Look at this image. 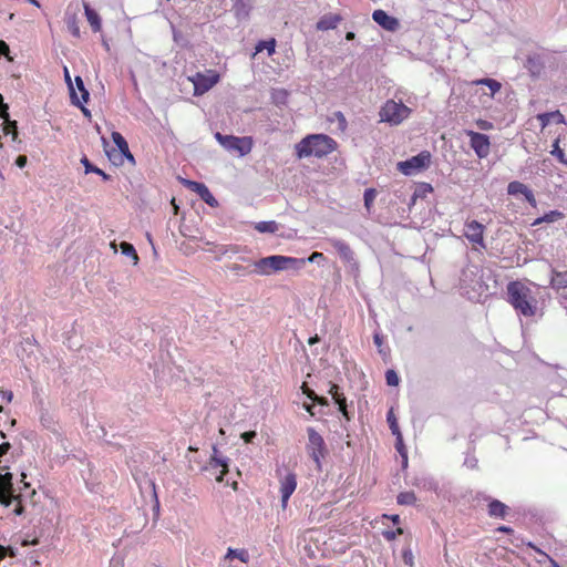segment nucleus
I'll return each instance as SVG.
<instances>
[{
    "instance_id": "45",
    "label": "nucleus",
    "mask_w": 567,
    "mask_h": 567,
    "mask_svg": "<svg viewBox=\"0 0 567 567\" xmlns=\"http://www.w3.org/2000/svg\"><path fill=\"white\" fill-rule=\"evenodd\" d=\"M6 556L14 557L16 553H14V550L11 547H4V546L0 545V561Z\"/></svg>"
},
{
    "instance_id": "33",
    "label": "nucleus",
    "mask_w": 567,
    "mask_h": 567,
    "mask_svg": "<svg viewBox=\"0 0 567 567\" xmlns=\"http://www.w3.org/2000/svg\"><path fill=\"white\" fill-rule=\"evenodd\" d=\"M275 49H276V40L274 38L270 40H267V41H260L256 45V52H261L262 50H267L268 55H272L275 53Z\"/></svg>"
},
{
    "instance_id": "5",
    "label": "nucleus",
    "mask_w": 567,
    "mask_h": 567,
    "mask_svg": "<svg viewBox=\"0 0 567 567\" xmlns=\"http://www.w3.org/2000/svg\"><path fill=\"white\" fill-rule=\"evenodd\" d=\"M215 138L225 150L236 152L240 156L249 154L254 146V141L250 136L237 137L234 135H224L217 132L215 133Z\"/></svg>"
},
{
    "instance_id": "25",
    "label": "nucleus",
    "mask_w": 567,
    "mask_h": 567,
    "mask_svg": "<svg viewBox=\"0 0 567 567\" xmlns=\"http://www.w3.org/2000/svg\"><path fill=\"white\" fill-rule=\"evenodd\" d=\"M473 85H486L491 90V96L493 97L497 92L501 91L502 84L494 79H480L472 82Z\"/></svg>"
},
{
    "instance_id": "31",
    "label": "nucleus",
    "mask_w": 567,
    "mask_h": 567,
    "mask_svg": "<svg viewBox=\"0 0 567 567\" xmlns=\"http://www.w3.org/2000/svg\"><path fill=\"white\" fill-rule=\"evenodd\" d=\"M560 138H556V141L553 144L551 154L557 157V159L567 165V152L565 148H561L560 145Z\"/></svg>"
},
{
    "instance_id": "64",
    "label": "nucleus",
    "mask_w": 567,
    "mask_h": 567,
    "mask_svg": "<svg viewBox=\"0 0 567 567\" xmlns=\"http://www.w3.org/2000/svg\"><path fill=\"white\" fill-rule=\"evenodd\" d=\"M72 33L75 35V37H79L80 35V31H79V28L75 27L72 31Z\"/></svg>"
},
{
    "instance_id": "48",
    "label": "nucleus",
    "mask_w": 567,
    "mask_h": 567,
    "mask_svg": "<svg viewBox=\"0 0 567 567\" xmlns=\"http://www.w3.org/2000/svg\"><path fill=\"white\" fill-rule=\"evenodd\" d=\"M320 259H324V256L322 252H318V251H315L310 255V257L306 260L309 261V262H315V261H318Z\"/></svg>"
},
{
    "instance_id": "37",
    "label": "nucleus",
    "mask_w": 567,
    "mask_h": 567,
    "mask_svg": "<svg viewBox=\"0 0 567 567\" xmlns=\"http://www.w3.org/2000/svg\"><path fill=\"white\" fill-rule=\"evenodd\" d=\"M375 196H377V192L374 188H367L364 190V206L367 207L368 210H370L374 199H375Z\"/></svg>"
},
{
    "instance_id": "30",
    "label": "nucleus",
    "mask_w": 567,
    "mask_h": 567,
    "mask_svg": "<svg viewBox=\"0 0 567 567\" xmlns=\"http://www.w3.org/2000/svg\"><path fill=\"white\" fill-rule=\"evenodd\" d=\"M255 229L259 233H269L274 234L279 229V226L276 221H259L255 224Z\"/></svg>"
},
{
    "instance_id": "51",
    "label": "nucleus",
    "mask_w": 567,
    "mask_h": 567,
    "mask_svg": "<svg viewBox=\"0 0 567 567\" xmlns=\"http://www.w3.org/2000/svg\"><path fill=\"white\" fill-rule=\"evenodd\" d=\"M10 449H11V444L9 442H4V443L0 444V457L3 456L4 454H7Z\"/></svg>"
},
{
    "instance_id": "53",
    "label": "nucleus",
    "mask_w": 567,
    "mask_h": 567,
    "mask_svg": "<svg viewBox=\"0 0 567 567\" xmlns=\"http://www.w3.org/2000/svg\"><path fill=\"white\" fill-rule=\"evenodd\" d=\"M256 436V432L255 431H249V432H245L241 437L244 439L245 442H251V440Z\"/></svg>"
},
{
    "instance_id": "6",
    "label": "nucleus",
    "mask_w": 567,
    "mask_h": 567,
    "mask_svg": "<svg viewBox=\"0 0 567 567\" xmlns=\"http://www.w3.org/2000/svg\"><path fill=\"white\" fill-rule=\"evenodd\" d=\"M431 163V154L427 151H423L415 156L406 161H402L398 163V169L409 176L415 173H419L430 166Z\"/></svg>"
},
{
    "instance_id": "41",
    "label": "nucleus",
    "mask_w": 567,
    "mask_h": 567,
    "mask_svg": "<svg viewBox=\"0 0 567 567\" xmlns=\"http://www.w3.org/2000/svg\"><path fill=\"white\" fill-rule=\"evenodd\" d=\"M333 120L338 121L340 131L344 132L347 130L348 123H347L346 116L343 115L342 112H340V111L334 112Z\"/></svg>"
},
{
    "instance_id": "46",
    "label": "nucleus",
    "mask_w": 567,
    "mask_h": 567,
    "mask_svg": "<svg viewBox=\"0 0 567 567\" xmlns=\"http://www.w3.org/2000/svg\"><path fill=\"white\" fill-rule=\"evenodd\" d=\"M402 557H403V561L406 565H409L411 567L414 565V557H413V554H412V551L410 549L404 550Z\"/></svg>"
},
{
    "instance_id": "50",
    "label": "nucleus",
    "mask_w": 567,
    "mask_h": 567,
    "mask_svg": "<svg viewBox=\"0 0 567 567\" xmlns=\"http://www.w3.org/2000/svg\"><path fill=\"white\" fill-rule=\"evenodd\" d=\"M0 394L2 395V399L8 403H10L13 399V393L11 391H1L0 390Z\"/></svg>"
},
{
    "instance_id": "11",
    "label": "nucleus",
    "mask_w": 567,
    "mask_h": 567,
    "mask_svg": "<svg viewBox=\"0 0 567 567\" xmlns=\"http://www.w3.org/2000/svg\"><path fill=\"white\" fill-rule=\"evenodd\" d=\"M297 488V476L295 473H288L280 480V502H281V508L286 509L288 506V501L290 496L293 494V492Z\"/></svg>"
},
{
    "instance_id": "22",
    "label": "nucleus",
    "mask_w": 567,
    "mask_h": 567,
    "mask_svg": "<svg viewBox=\"0 0 567 567\" xmlns=\"http://www.w3.org/2000/svg\"><path fill=\"white\" fill-rule=\"evenodd\" d=\"M550 286L558 291L567 289V270L566 271L553 270Z\"/></svg>"
},
{
    "instance_id": "28",
    "label": "nucleus",
    "mask_w": 567,
    "mask_h": 567,
    "mask_svg": "<svg viewBox=\"0 0 567 567\" xmlns=\"http://www.w3.org/2000/svg\"><path fill=\"white\" fill-rule=\"evenodd\" d=\"M81 163L83 164L84 168H85V174H89V173H94V174H97L100 176H102V178L104 181H110L111 179V176L109 174H106L104 171H102L101 168L94 166L89 159L86 156H84L82 159H81Z\"/></svg>"
},
{
    "instance_id": "42",
    "label": "nucleus",
    "mask_w": 567,
    "mask_h": 567,
    "mask_svg": "<svg viewBox=\"0 0 567 567\" xmlns=\"http://www.w3.org/2000/svg\"><path fill=\"white\" fill-rule=\"evenodd\" d=\"M403 533V528L398 527L395 530L383 532V536L388 540H394L398 536L402 535Z\"/></svg>"
},
{
    "instance_id": "23",
    "label": "nucleus",
    "mask_w": 567,
    "mask_h": 567,
    "mask_svg": "<svg viewBox=\"0 0 567 567\" xmlns=\"http://www.w3.org/2000/svg\"><path fill=\"white\" fill-rule=\"evenodd\" d=\"M537 120L540 122L542 128H545L551 120H556L557 123H565V117L559 111L538 114Z\"/></svg>"
},
{
    "instance_id": "43",
    "label": "nucleus",
    "mask_w": 567,
    "mask_h": 567,
    "mask_svg": "<svg viewBox=\"0 0 567 567\" xmlns=\"http://www.w3.org/2000/svg\"><path fill=\"white\" fill-rule=\"evenodd\" d=\"M12 502H17L16 504V507L13 509V513L18 516L22 515L23 512H24V507L21 503V495H14L13 494V501Z\"/></svg>"
},
{
    "instance_id": "19",
    "label": "nucleus",
    "mask_w": 567,
    "mask_h": 567,
    "mask_svg": "<svg viewBox=\"0 0 567 567\" xmlns=\"http://www.w3.org/2000/svg\"><path fill=\"white\" fill-rule=\"evenodd\" d=\"M487 513L491 517L505 518L508 513V506L498 499H491L487 505Z\"/></svg>"
},
{
    "instance_id": "18",
    "label": "nucleus",
    "mask_w": 567,
    "mask_h": 567,
    "mask_svg": "<svg viewBox=\"0 0 567 567\" xmlns=\"http://www.w3.org/2000/svg\"><path fill=\"white\" fill-rule=\"evenodd\" d=\"M329 243L332 245V247L337 250L339 256L344 261H351L353 259V251L346 241L336 239V238H331V239H329Z\"/></svg>"
},
{
    "instance_id": "63",
    "label": "nucleus",
    "mask_w": 567,
    "mask_h": 567,
    "mask_svg": "<svg viewBox=\"0 0 567 567\" xmlns=\"http://www.w3.org/2000/svg\"><path fill=\"white\" fill-rule=\"evenodd\" d=\"M346 39H347V40H353V39H354V33H353V32H348V33L346 34Z\"/></svg>"
},
{
    "instance_id": "36",
    "label": "nucleus",
    "mask_w": 567,
    "mask_h": 567,
    "mask_svg": "<svg viewBox=\"0 0 567 567\" xmlns=\"http://www.w3.org/2000/svg\"><path fill=\"white\" fill-rule=\"evenodd\" d=\"M75 84H76L78 90L81 92V97H79L80 104L87 102V100H89V92L85 89L83 80L81 79V76H75Z\"/></svg>"
},
{
    "instance_id": "39",
    "label": "nucleus",
    "mask_w": 567,
    "mask_h": 567,
    "mask_svg": "<svg viewBox=\"0 0 567 567\" xmlns=\"http://www.w3.org/2000/svg\"><path fill=\"white\" fill-rule=\"evenodd\" d=\"M528 546L533 548L537 554H539L544 558V560H547L550 564V567H560L553 557H550L547 553L539 549L537 546L533 544H528Z\"/></svg>"
},
{
    "instance_id": "12",
    "label": "nucleus",
    "mask_w": 567,
    "mask_h": 567,
    "mask_svg": "<svg viewBox=\"0 0 567 567\" xmlns=\"http://www.w3.org/2000/svg\"><path fill=\"white\" fill-rule=\"evenodd\" d=\"M13 501L12 474H0V504L8 507Z\"/></svg>"
},
{
    "instance_id": "60",
    "label": "nucleus",
    "mask_w": 567,
    "mask_h": 567,
    "mask_svg": "<svg viewBox=\"0 0 567 567\" xmlns=\"http://www.w3.org/2000/svg\"><path fill=\"white\" fill-rule=\"evenodd\" d=\"M373 340L378 347L382 344V338L379 334H374Z\"/></svg>"
},
{
    "instance_id": "34",
    "label": "nucleus",
    "mask_w": 567,
    "mask_h": 567,
    "mask_svg": "<svg viewBox=\"0 0 567 567\" xmlns=\"http://www.w3.org/2000/svg\"><path fill=\"white\" fill-rule=\"evenodd\" d=\"M120 247L123 255L133 257L135 264L138 261V256L132 244L123 241Z\"/></svg>"
},
{
    "instance_id": "38",
    "label": "nucleus",
    "mask_w": 567,
    "mask_h": 567,
    "mask_svg": "<svg viewBox=\"0 0 567 567\" xmlns=\"http://www.w3.org/2000/svg\"><path fill=\"white\" fill-rule=\"evenodd\" d=\"M385 381H386L388 385L396 386V385H399L400 378H399L398 373L394 370L389 369L385 372Z\"/></svg>"
},
{
    "instance_id": "7",
    "label": "nucleus",
    "mask_w": 567,
    "mask_h": 567,
    "mask_svg": "<svg viewBox=\"0 0 567 567\" xmlns=\"http://www.w3.org/2000/svg\"><path fill=\"white\" fill-rule=\"evenodd\" d=\"M188 80L194 85V95H203L219 82V74L215 70H207L204 73L197 72Z\"/></svg>"
},
{
    "instance_id": "62",
    "label": "nucleus",
    "mask_w": 567,
    "mask_h": 567,
    "mask_svg": "<svg viewBox=\"0 0 567 567\" xmlns=\"http://www.w3.org/2000/svg\"><path fill=\"white\" fill-rule=\"evenodd\" d=\"M79 106L81 107V110H82V112H83V114H84L85 116H90V115H91L90 111H89L86 107H84V106L82 105V103H81Z\"/></svg>"
},
{
    "instance_id": "14",
    "label": "nucleus",
    "mask_w": 567,
    "mask_h": 567,
    "mask_svg": "<svg viewBox=\"0 0 567 567\" xmlns=\"http://www.w3.org/2000/svg\"><path fill=\"white\" fill-rule=\"evenodd\" d=\"M372 19L386 31L395 32L400 27L399 20L395 17L389 16L382 9L374 10Z\"/></svg>"
},
{
    "instance_id": "3",
    "label": "nucleus",
    "mask_w": 567,
    "mask_h": 567,
    "mask_svg": "<svg viewBox=\"0 0 567 567\" xmlns=\"http://www.w3.org/2000/svg\"><path fill=\"white\" fill-rule=\"evenodd\" d=\"M306 265V259L289 256L272 255L259 259L255 262L257 271L261 275H270L271 272L295 269L299 270Z\"/></svg>"
},
{
    "instance_id": "17",
    "label": "nucleus",
    "mask_w": 567,
    "mask_h": 567,
    "mask_svg": "<svg viewBox=\"0 0 567 567\" xmlns=\"http://www.w3.org/2000/svg\"><path fill=\"white\" fill-rule=\"evenodd\" d=\"M329 393L331 394L333 401L339 406V411L342 413V415L350 420V416L347 411V399L342 392H340V388L338 384L331 383Z\"/></svg>"
},
{
    "instance_id": "55",
    "label": "nucleus",
    "mask_w": 567,
    "mask_h": 567,
    "mask_svg": "<svg viewBox=\"0 0 567 567\" xmlns=\"http://www.w3.org/2000/svg\"><path fill=\"white\" fill-rule=\"evenodd\" d=\"M9 53V45L0 40V54H8Z\"/></svg>"
},
{
    "instance_id": "47",
    "label": "nucleus",
    "mask_w": 567,
    "mask_h": 567,
    "mask_svg": "<svg viewBox=\"0 0 567 567\" xmlns=\"http://www.w3.org/2000/svg\"><path fill=\"white\" fill-rule=\"evenodd\" d=\"M301 390L310 400H317V394L313 390L308 388L306 382L302 383Z\"/></svg>"
},
{
    "instance_id": "44",
    "label": "nucleus",
    "mask_w": 567,
    "mask_h": 567,
    "mask_svg": "<svg viewBox=\"0 0 567 567\" xmlns=\"http://www.w3.org/2000/svg\"><path fill=\"white\" fill-rule=\"evenodd\" d=\"M476 125L482 131H489L494 127L492 122L482 118L476 121Z\"/></svg>"
},
{
    "instance_id": "59",
    "label": "nucleus",
    "mask_w": 567,
    "mask_h": 567,
    "mask_svg": "<svg viewBox=\"0 0 567 567\" xmlns=\"http://www.w3.org/2000/svg\"><path fill=\"white\" fill-rule=\"evenodd\" d=\"M318 342H319V337H318L317 334H316L315 337H311V338L308 340V343H309L310 346H313V344H316V343H318Z\"/></svg>"
},
{
    "instance_id": "4",
    "label": "nucleus",
    "mask_w": 567,
    "mask_h": 567,
    "mask_svg": "<svg viewBox=\"0 0 567 567\" xmlns=\"http://www.w3.org/2000/svg\"><path fill=\"white\" fill-rule=\"evenodd\" d=\"M412 113V110L402 102L388 100L381 107L379 115L380 121L389 123L390 125H399L406 120Z\"/></svg>"
},
{
    "instance_id": "56",
    "label": "nucleus",
    "mask_w": 567,
    "mask_h": 567,
    "mask_svg": "<svg viewBox=\"0 0 567 567\" xmlns=\"http://www.w3.org/2000/svg\"><path fill=\"white\" fill-rule=\"evenodd\" d=\"M497 532L505 533V534H513V528L509 526L502 525L497 528Z\"/></svg>"
},
{
    "instance_id": "16",
    "label": "nucleus",
    "mask_w": 567,
    "mask_h": 567,
    "mask_svg": "<svg viewBox=\"0 0 567 567\" xmlns=\"http://www.w3.org/2000/svg\"><path fill=\"white\" fill-rule=\"evenodd\" d=\"M342 21V17L336 13H329L322 16L317 22V30L328 31L336 29L337 25Z\"/></svg>"
},
{
    "instance_id": "52",
    "label": "nucleus",
    "mask_w": 567,
    "mask_h": 567,
    "mask_svg": "<svg viewBox=\"0 0 567 567\" xmlns=\"http://www.w3.org/2000/svg\"><path fill=\"white\" fill-rule=\"evenodd\" d=\"M8 105L3 102V97L0 94V112L1 116H8Z\"/></svg>"
},
{
    "instance_id": "57",
    "label": "nucleus",
    "mask_w": 567,
    "mask_h": 567,
    "mask_svg": "<svg viewBox=\"0 0 567 567\" xmlns=\"http://www.w3.org/2000/svg\"><path fill=\"white\" fill-rule=\"evenodd\" d=\"M384 518H389L393 522V524H399L400 523V516L394 514V515H383Z\"/></svg>"
},
{
    "instance_id": "40",
    "label": "nucleus",
    "mask_w": 567,
    "mask_h": 567,
    "mask_svg": "<svg viewBox=\"0 0 567 567\" xmlns=\"http://www.w3.org/2000/svg\"><path fill=\"white\" fill-rule=\"evenodd\" d=\"M64 75H65V81L69 83V86H70L72 103L75 105H80V100L76 95L74 87L72 86L71 78H70V74H69V71L66 68H64Z\"/></svg>"
},
{
    "instance_id": "10",
    "label": "nucleus",
    "mask_w": 567,
    "mask_h": 567,
    "mask_svg": "<svg viewBox=\"0 0 567 567\" xmlns=\"http://www.w3.org/2000/svg\"><path fill=\"white\" fill-rule=\"evenodd\" d=\"M484 233L485 226L477 220L465 223L464 236L471 244L485 248Z\"/></svg>"
},
{
    "instance_id": "9",
    "label": "nucleus",
    "mask_w": 567,
    "mask_h": 567,
    "mask_svg": "<svg viewBox=\"0 0 567 567\" xmlns=\"http://www.w3.org/2000/svg\"><path fill=\"white\" fill-rule=\"evenodd\" d=\"M465 134L470 137V145L478 158H485L491 153V141L485 134L467 130Z\"/></svg>"
},
{
    "instance_id": "13",
    "label": "nucleus",
    "mask_w": 567,
    "mask_h": 567,
    "mask_svg": "<svg viewBox=\"0 0 567 567\" xmlns=\"http://www.w3.org/2000/svg\"><path fill=\"white\" fill-rule=\"evenodd\" d=\"M184 185L188 189L195 192L209 206L215 207L218 205L216 198L214 197V195L210 193V190L208 189V187L205 184L185 179Z\"/></svg>"
},
{
    "instance_id": "20",
    "label": "nucleus",
    "mask_w": 567,
    "mask_h": 567,
    "mask_svg": "<svg viewBox=\"0 0 567 567\" xmlns=\"http://www.w3.org/2000/svg\"><path fill=\"white\" fill-rule=\"evenodd\" d=\"M84 14L86 17L87 22L90 23L92 30L94 32H100L102 29V22L99 13L90 7L89 3L83 4Z\"/></svg>"
},
{
    "instance_id": "58",
    "label": "nucleus",
    "mask_w": 567,
    "mask_h": 567,
    "mask_svg": "<svg viewBox=\"0 0 567 567\" xmlns=\"http://www.w3.org/2000/svg\"><path fill=\"white\" fill-rule=\"evenodd\" d=\"M313 402H317L320 405H328V400L323 396L317 395V400H312Z\"/></svg>"
},
{
    "instance_id": "21",
    "label": "nucleus",
    "mask_w": 567,
    "mask_h": 567,
    "mask_svg": "<svg viewBox=\"0 0 567 567\" xmlns=\"http://www.w3.org/2000/svg\"><path fill=\"white\" fill-rule=\"evenodd\" d=\"M112 140L114 144L118 147L120 152L132 163H134V156L130 152L128 144L126 140L123 137V135L118 132L112 133Z\"/></svg>"
},
{
    "instance_id": "27",
    "label": "nucleus",
    "mask_w": 567,
    "mask_h": 567,
    "mask_svg": "<svg viewBox=\"0 0 567 567\" xmlns=\"http://www.w3.org/2000/svg\"><path fill=\"white\" fill-rule=\"evenodd\" d=\"M4 118V123H3V134L4 135H11V138L12 141H17L18 140V125H17V122L16 121H10L9 120V115L8 116H2Z\"/></svg>"
},
{
    "instance_id": "49",
    "label": "nucleus",
    "mask_w": 567,
    "mask_h": 567,
    "mask_svg": "<svg viewBox=\"0 0 567 567\" xmlns=\"http://www.w3.org/2000/svg\"><path fill=\"white\" fill-rule=\"evenodd\" d=\"M28 163V158L25 155H19L16 159V165L20 168H23Z\"/></svg>"
},
{
    "instance_id": "35",
    "label": "nucleus",
    "mask_w": 567,
    "mask_h": 567,
    "mask_svg": "<svg viewBox=\"0 0 567 567\" xmlns=\"http://www.w3.org/2000/svg\"><path fill=\"white\" fill-rule=\"evenodd\" d=\"M388 422H389V425H390V429H391L392 433L396 436L399 442H401V432L399 430V425H398V422H396V420L394 417V414H393L392 410H390L389 413H388Z\"/></svg>"
},
{
    "instance_id": "8",
    "label": "nucleus",
    "mask_w": 567,
    "mask_h": 567,
    "mask_svg": "<svg viewBox=\"0 0 567 567\" xmlns=\"http://www.w3.org/2000/svg\"><path fill=\"white\" fill-rule=\"evenodd\" d=\"M308 432V444L307 451L311 458L317 464V467L321 468V458L324 457L327 450L323 437L312 427L307 430Z\"/></svg>"
},
{
    "instance_id": "54",
    "label": "nucleus",
    "mask_w": 567,
    "mask_h": 567,
    "mask_svg": "<svg viewBox=\"0 0 567 567\" xmlns=\"http://www.w3.org/2000/svg\"><path fill=\"white\" fill-rule=\"evenodd\" d=\"M421 189H422V195L426 194V193H432L433 192V187L431 184H427V183H423L421 185Z\"/></svg>"
},
{
    "instance_id": "32",
    "label": "nucleus",
    "mask_w": 567,
    "mask_h": 567,
    "mask_svg": "<svg viewBox=\"0 0 567 567\" xmlns=\"http://www.w3.org/2000/svg\"><path fill=\"white\" fill-rule=\"evenodd\" d=\"M396 502L400 505H414L416 502V495L414 492H402L396 496Z\"/></svg>"
},
{
    "instance_id": "2",
    "label": "nucleus",
    "mask_w": 567,
    "mask_h": 567,
    "mask_svg": "<svg viewBox=\"0 0 567 567\" xmlns=\"http://www.w3.org/2000/svg\"><path fill=\"white\" fill-rule=\"evenodd\" d=\"M507 301L524 317H534L537 311V300L532 289L519 280L511 281L506 287Z\"/></svg>"
},
{
    "instance_id": "29",
    "label": "nucleus",
    "mask_w": 567,
    "mask_h": 567,
    "mask_svg": "<svg viewBox=\"0 0 567 567\" xmlns=\"http://www.w3.org/2000/svg\"><path fill=\"white\" fill-rule=\"evenodd\" d=\"M233 558H237L243 563H248L249 561V553L245 548H241V549L228 548V550L225 555V559H233Z\"/></svg>"
},
{
    "instance_id": "15",
    "label": "nucleus",
    "mask_w": 567,
    "mask_h": 567,
    "mask_svg": "<svg viewBox=\"0 0 567 567\" xmlns=\"http://www.w3.org/2000/svg\"><path fill=\"white\" fill-rule=\"evenodd\" d=\"M507 193L512 196L523 195L533 207H536L537 205L534 193L527 185L523 184L522 182H511L507 186Z\"/></svg>"
},
{
    "instance_id": "1",
    "label": "nucleus",
    "mask_w": 567,
    "mask_h": 567,
    "mask_svg": "<svg viewBox=\"0 0 567 567\" xmlns=\"http://www.w3.org/2000/svg\"><path fill=\"white\" fill-rule=\"evenodd\" d=\"M338 143L326 134H309L295 145L297 158H322L334 152Z\"/></svg>"
},
{
    "instance_id": "24",
    "label": "nucleus",
    "mask_w": 567,
    "mask_h": 567,
    "mask_svg": "<svg viewBox=\"0 0 567 567\" xmlns=\"http://www.w3.org/2000/svg\"><path fill=\"white\" fill-rule=\"evenodd\" d=\"M209 466L214 470H218L219 474L216 476V480L218 482H221L224 480V476L228 473L227 464L215 456H212L209 461Z\"/></svg>"
},
{
    "instance_id": "61",
    "label": "nucleus",
    "mask_w": 567,
    "mask_h": 567,
    "mask_svg": "<svg viewBox=\"0 0 567 567\" xmlns=\"http://www.w3.org/2000/svg\"><path fill=\"white\" fill-rule=\"evenodd\" d=\"M305 409L307 410V412H309V414H310L311 416H313V415H315L313 406H312V405L305 404Z\"/></svg>"
},
{
    "instance_id": "26",
    "label": "nucleus",
    "mask_w": 567,
    "mask_h": 567,
    "mask_svg": "<svg viewBox=\"0 0 567 567\" xmlns=\"http://www.w3.org/2000/svg\"><path fill=\"white\" fill-rule=\"evenodd\" d=\"M565 217V215L559 210H550L549 213H546L544 216L537 218L533 225H540L542 223H554L556 220H560Z\"/></svg>"
}]
</instances>
